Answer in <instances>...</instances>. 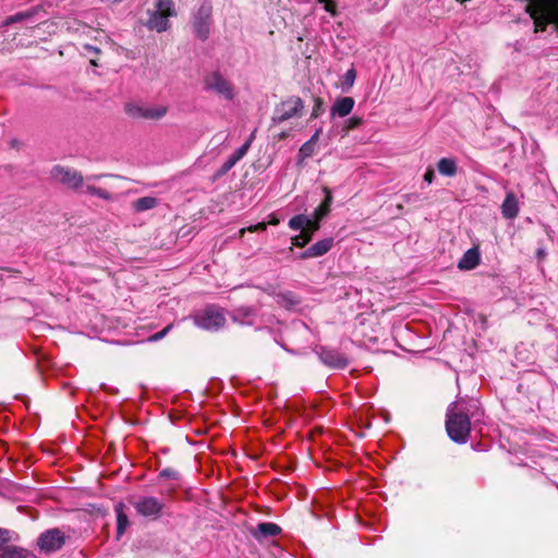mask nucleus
I'll return each instance as SVG.
<instances>
[{"label": "nucleus", "mask_w": 558, "mask_h": 558, "mask_svg": "<svg viewBox=\"0 0 558 558\" xmlns=\"http://www.w3.org/2000/svg\"><path fill=\"white\" fill-rule=\"evenodd\" d=\"M484 411L476 399H460L452 402L447 410L446 430L450 439L457 444H465L472 424L481 423Z\"/></svg>", "instance_id": "obj_1"}, {"label": "nucleus", "mask_w": 558, "mask_h": 558, "mask_svg": "<svg viewBox=\"0 0 558 558\" xmlns=\"http://www.w3.org/2000/svg\"><path fill=\"white\" fill-rule=\"evenodd\" d=\"M146 27L157 33L166 32L170 27L169 17L177 15L174 2L172 0H157L154 10L148 11Z\"/></svg>", "instance_id": "obj_2"}, {"label": "nucleus", "mask_w": 558, "mask_h": 558, "mask_svg": "<svg viewBox=\"0 0 558 558\" xmlns=\"http://www.w3.org/2000/svg\"><path fill=\"white\" fill-rule=\"evenodd\" d=\"M192 319L194 324L205 330H218L226 323V317L221 308L209 305L196 312Z\"/></svg>", "instance_id": "obj_3"}, {"label": "nucleus", "mask_w": 558, "mask_h": 558, "mask_svg": "<svg viewBox=\"0 0 558 558\" xmlns=\"http://www.w3.org/2000/svg\"><path fill=\"white\" fill-rule=\"evenodd\" d=\"M213 7L209 1H203L193 16V28L196 36L206 40L211 25Z\"/></svg>", "instance_id": "obj_4"}, {"label": "nucleus", "mask_w": 558, "mask_h": 558, "mask_svg": "<svg viewBox=\"0 0 558 558\" xmlns=\"http://www.w3.org/2000/svg\"><path fill=\"white\" fill-rule=\"evenodd\" d=\"M304 105L300 97L293 96L287 100L281 101L274 111L271 118L275 124L282 123L293 117H296L303 110Z\"/></svg>", "instance_id": "obj_5"}, {"label": "nucleus", "mask_w": 558, "mask_h": 558, "mask_svg": "<svg viewBox=\"0 0 558 558\" xmlns=\"http://www.w3.org/2000/svg\"><path fill=\"white\" fill-rule=\"evenodd\" d=\"M50 174L52 179L72 190L78 191L84 186L83 175L74 169L56 165L52 167Z\"/></svg>", "instance_id": "obj_6"}, {"label": "nucleus", "mask_w": 558, "mask_h": 558, "mask_svg": "<svg viewBox=\"0 0 558 558\" xmlns=\"http://www.w3.org/2000/svg\"><path fill=\"white\" fill-rule=\"evenodd\" d=\"M163 507L165 504L153 496L141 497L134 504V508L138 514L153 519H157L161 515Z\"/></svg>", "instance_id": "obj_7"}, {"label": "nucleus", "mask_w": 558, "mask_h": 558, "mask_svg": "<svg viewBox=\"0 0 558 558\" xmlns=\"http://www.w3.org/2000/svg\"><path fill=\"white\" fill-rule=\"evenodd\" d=\"M315 352L320 362L328 367L342 369L349 364L348 357L336 349L318 347Z\"/></svg>", "instance_id": "obj_8"}, {"label": "nucleus", "mask_w": 558, "mask_h": 558, "mask_svg": "<svg viewBox=\"0 0 558 558\" xmlns=\"http://www.w3.org/2000/svg\"><path fill=\"white\" fill-rule=\"evenodd\" d=\"M37 545L41 551H57L64 545V535L58 529L48 530L40 534Z\"/></svg>", "instance_id": "obj_9"}, {"label": "nucleus", "mask_w": 558, "mask_h": 558, "mask_svg": "<svg viewBox=\"0 0 558 558\" xmlns=\"http://www.w3.org/2000/svg\"><path fill=\"white\" fill-rule=\"evenodd\" d=\"M205 87L221 95L227 100L234 97L232 85L218 72H214L205 80Z\"/></svg>", "instance_id": "obj_10"}, {"label": "nucleus", "mask_w": 558, "mask_h": 558, "mask_svg": "<svg viewBox=\"0 0 558 558\" xmlns=\"http://www.w3.org/2000/svg\"><path fill=\"white\" fill-rule=\"evenodd\" d=\"M333 245V238H326L323 240H319L315 244L311 245L308 248H306L304 252L300 254L301 259H308L314 257H320L325 254H327Z\"/></svg>", "instance_id": "obj_11"}, {"label": "nucleus", "mask_w": 558, "mask_h": 558, "mask_svg": "<svg viewBox=\"0 0 558 558\" xmlns=\"http://www.w3.org/2000/svg\"><path fill=\"white\" fill-rule=\"evenodd\" d=\"M281 533V527L272 522L258 523L255 529L251 530V535L257 541L263 542L269 537L277 536Z\"/></svg>", "instance_id": "obj_12"}, {"label": "nucleus", "mask_w": 558, "mask_h": 558, "mask_svg": "<svg viewBox=\"0 0 558 558\" xmlns=\"http://www.w3.org/2000/svg\"><path fill=\"white\" fill-rule=\"evenodd\" d=\"M354 99L352 97H339L335 100L330 108L331 118H344L351 113L354 108Z\"/></svg>", "instance_id": "obj_13"}, {"label": "nucleus", "mask_w": 558, "mask_h": 558, "mask_svg": "<svg viewBox=\"0 0 558 558\" xmlns=\"http://www.w3.org/2000/svg\"><path fill=\"white\" fill-rule=\"evenodd\" d=\"M481 260V255L477 247L469 248L458 263V268L461 270L474 269Z\"/></svg>", "instance_id": "obj_14"}, {"label": "nucleus", "mask_w": 558, "mask_h": 558, "mask_svg": "<svg viewBox=\"0 0 558 558\" xmlns=\"http://www.w3.org/2000/svg\"><path fill=\"white\" fill-rule=\"evenodd\" d=\"M501 214L507 219H513L519 214L518 199L514 193L509 192L501 205Z\"/></svg>", "instance_id": "obj_15"}, {"label": "nucleus", "mask_w": 558, "mask_h": 558, "mask_svg": "<svg viewBox=\"0 0 558 558\" xmlns=\"http://www.w3.org/2000/svg\"><path fill=\"white\" fill-rule=\"evenodd\" d=\"M437 170L441 175L454 177L458 171L457 161L453 158H441L437 162Z\"/></svg>", "instance_id": "obj_16"}, {"label": "nucleus", "mask_w": 558, "mask_h": 558, "mask_svg": "<svg viewBox=\"0 0 558 558\" xmlns=\"http://www.w3.org/2000/svg\"><path fill=\"white\" fill-rule=\"evenodd\" d=\"M116 513H117V538L119 539L124 534L126 527L129 526V519L124 512L123 504L120 502L116 506Z\"/></svg>", "instance_id": "obj_17"}, {"label": "nucleus", "mask_w": 558, "mask_h": 558, "mask_svg": "<svg viewBox=\"0 0 558 558\" xmlns=\"http://www.w3.org/2000/svg\"><path fill=\"white\" fill-rule=\"evenodd\" d=\"M39 12V8L38 7H34V8H31L29 10L27 11H24V12H17L11 16H9L7 20H5V24L9 25V24H13V23H19V22H23V21H29L32 20L37 13Z\"/></svg>", "instance_id": "obj_18"}, {"label": "nucleus", "mask_w": 558, "mask_h": 558, "mask_svg": "<svg viewBox=\"0 0 558 558\" xmlns=\"http://www.w3.org/2000/svg\"><path fill=\"white\" fill-rule=\"evenodd\" d=\"M254 311L251 307H239L234 311L233 318L241 324H253Z\"/></svg>", "instance_id": "obj_19"}, {"label": "nucleus", "mask_w": 558, "mask_h": 558, "mask_svg": "<svg viewBox=\"0 0 558 558\" xmlns=\"http://www.w3.org/2000/svg\"><path fill=\"white\" fill-rule=\"evenodd\" d=\"M167 111L166 106H145V119L158 120L166 116Z\"/></svg>", "instance_id": "obj_20"}, {"label": "nucleus", "mask_w": 558, "mask_h": 558, "mask_svg": "<svg viewBox=\"0 0 558 558\" xmlns=\"http://www.w3.org/2000/svg\"><path fill=\"white\" fill-rule=\"evenodd\" d=\"M25 551L16 546L7 545L0 548V558H24Z\"/></svg>", "instance_id": "obj_21"}, {"label": "nucleus", "mask_w": 558, "mask_h": 558, "mask_svg": "<svg viewBox=\"0 0 558 558\" xmlns=\"http://www.w3.org/2000/svg\"><path fill=\"white\" fill-rule=\"evenodd\" d=\"M308 223V216L300 214L293 216L289 222L288 226L291 230L294 231H302L305 229V226Z\"/></svg>", "instance_id": "obj_22"}, {"label": "nucleus", "mask_w": 558, "mask_h": 558, "mask_svg": "<svg viewBox=\"0 0 558 558\" xmlns=\"http://www.w3.org/2000/svg\"><path fill=\"white\" fill-rule=\"evenodd\" d=\"M363 123V119L361 117H351L345 120L341 126V135L345 136L350 131L357 129Z\"/></svg>", "instance_id": "obj_23"}, {"label": "nucleus", "mask_w": 558, "mask_h": 558, "mask_svg": "<svg viewBox=\"0 0 558 558\" xmlns=\"http://www.w3.org/2000/svg\"><path fill=\"white\" fill-rule=\"evenodd\" d=\"M156 204L157 199L155 197L146 196L136 199L134 203V208L137 211H144L154 208Z\"/></svg>", "instance_id": "obj_24"}, {"label": "nucleus", "mask_w": 558, "mask_h": 558, "mask_svg": "<svg viewBox=\"0 0 558 558\" xmlns=\"http://www.w3.org/2000/svg\"><path fill=\"white\" fill-rule=\"evenodd\" d=\"M125 112L135 119H145V106L137 104H128L125 106Z\"/></svg>", "instance_id": "obj_25"}, {"label": "nucleus", "mask_w": 558, "mask_h": 558, "mask_svg": "<svg viewBox=\"0 0 558 558\" xmlns=\"http://www.w3.org/2000/svg\"><path fill=\"white\" fill-rule=\"evenodd\" d=\"M313 239V235L308 233L306 230L300 231L299 234L294 235L292 240V244L298 247H304L306 244H308Z\"/></svg>", "instance_id": "obj_26"}, {"label": "nucleus", "mask_w": 558, "mask_h": 558, "mask_svg": "<svg viewBox=\"0 0 558 558\" xmlns=\"http://www.w3.org/2000/svg\"><path fill=\"white\" fill-rule=\"evenodd\" d=\"M85 193L87 194H90V195H96L105 201H110L111 199V194L109 192H107L106 190L104 189H100V187H96L92 184H87L85 186Z\"/></svg>", "instance_id": "obj_27"}, {"label": "nucleus", "mask_w": 558, "mask_h": 558, "mask_svg": "<svg viewBox=\"0 0 558 558\" xmlns=\"http://www.w3.org/2000/svg\"><path fill=\"white\" fill-rule=\"evenodd\" d=\"M320 221L319 219L315 218L314 216H308V223L305 226V229L311 235H314L315 232H317L320 228Z\"/></svg>", "instance_id": "obj_28"}, {"label": "nucleus", "mask_w": 558, "mask_h": 558, "mask_svg": "<svg viewBox=\"0 0 558 558\" xmlns=\"http://www.w3.org/2000/svg\"><path fill=\"white\" fill-rule=\"evenodd\" d=\"M255 132L254 131L251 136L248 137V140L241 146L239 147L234 153L242 159L248 151L251 145H252V142L255 137Z\"/></svg>", "instance_id": "obj_29"}, {"label": "nucleus", "mask_w": 558, "mask_h": 558, "mask_svg": "<svg viewBox=\"0 0 558 558\" xmlns=\"http://www.w3.org/2000/svg\"><path fill=\"white\" fill-rule=\"evenodd\" d=\"M313 151L314 146L308 142H305L300 148V155L302 156V158L311 157L313 155Z\"/></svg>", "instance_id": "obj_30"}, {"label": "nucleus", "mask_w": 558, "mask_h": 558, "mask_svg": "<svg viewBox=\"0 0 558 558\" xmlns=\"http://www.w3.org/2000/svg\"><path fill=\"white\" fill-rule=\"evenodd\" d=\"M330 209L326 206H324L323 204H320L313 213L312 216H314L315 218L319 219V220H323L328 214H329Z\"/></svg>", "instance_id": "obj_31"}, {"label": "nucleus", "mask_w": 558, "mask_h": 558, "mask_svg": "<svg viewBox=\"0 0 558 558\" xmlns=\"http://www.w3.org/2000/svg\"><path fill=\"white\" fill-rule=\"evenodd\" d=\"M159 477H161V478L178 480L179 478V473L175 470H173V469L167 468V469H163V470L160 471Z\"/></svg>", "instance_id": "obj_32"}, {"label": "nucleus", "mask_w": 558, "mask_h": 558, "mask_svg": "<svg viewBox=\"0 0 558 558\" xmlns=\"http://www.w3.org/2000/svg\"><path fill=\"white\" fill-rule=\"evenodd\" d=\"M234 166L235 165L230 159H227L220 167V169L217 171V175L222 177L227 174Z\"/></svg>", "instance_id": "obj_33"}, {"label": "nucleus", "mask_w": 558, "mask_h": 558, "mask_svg": "<svg viewBox=\"0 0 558 558\" xmlns=\"http://www.w3.org/2000/svg\"><path fill=\"white\" fill-rule=\"evenodd\" d=\"M319 3L324 4V10L331 15H336V4L331 0H318Z\"/></svg>", "instance_id": "obj_34"}, {"label": "nucleus", "mask_w": 558, "mask_h": 558, "mask_svg": "<svg viewBox=\"0 0 558 558\" xmlns=\"http://www.w3.org/2000/svg\"><path fill=\"white\" fill-rule=\"evenodd\" d=\"M267 228L266 223L265 222H259V223H256V225H252L247 228V231L250 232H256V231H265ZM246 231V229H242L241 230V233L243 234L244 232Z\"/></svg>", "instance_id": "obj_35"}, {"label": "nucleus", "mask_w": 558, "mask_h": 558, "mask_svg": "<svg viewBox=\"0 0 558 558\" xmlns=\"http://www.w3.org/2000/svg\"><path fill=\"white\" fill-rule=\"evenodd\" d=\"M170 329H171V325L167 326L162 330H160V331L154 333L153 336H150L149 340L150 341H158V340L162 339L168 333V331Z\"/></svg>", "instance_id": "obj_36"}, {"label": "nucleus", "mask_w": 558, "mask_h": 558, "mask_svg": "<svg viewBox=\"0 0 558 558\" xmlns=\"http://www.w3.org/2000/svg\"><path fill=\"white\" fill-rule=\"evenodd\" d=\"M324 193H325V199L323 201L322 204L330 209V206L332 203L331 191L328 187H324Z\"/></svg>", "instance_id": "obj_37"}, {"label": "nucleus", "mask_w": 558, "mask_h": 558, "mask_svg": "<svg viewBox=\"0 0 558 558\" xmlns=\"http://www.w3.org/2000/svg\"><path fill=\"white\" fill-rule=\"evenodd\" d=\"M427 184H432L435 179V172L432 168H428L423 177Z\"/></svg>", "instance_id": "obj_38"}, {"label": "nucleus", "mask_w": 558, "mask_h": 558, "mask_svg": "<svg viewBox=\"0 0 558 558\" xmlns=\"http://www.w3.org/2000/svg\"><path fill=\"white\" fill-rule=\"evenodd\" d=\"M354 80H355V71L353 69L349 70L347 73H345V82L352 86L353 83H354Z\"/></svg>", "instance_id": "obj_39"}, {"label": "nucleus", "mask_w": 558, "mask_h": 558, "mask_svg": "<svg viewBox=\"0 0 558 558\" xmlns=\"http://www.w3.org/2000/svg\"><path fill=\"white\" fill-rule=\"evenodd\" d=\"M407 203L416 202L420 198V195L416 193L405 194L402 196Z\"/></svg>", "instance_id": "obj_40"}, {"label": "nucleus", "mask_w": 558, "mask_h": 558, "mask_svg": "<svg viewBox=\"0 0 558 558\" xmlns=\"http://www.w3.org/2000/svg\"><path fill=\"white\" fill-rule=\"evenodd\" d=\"M110 174H106V173H100V174H90V175H87L86 177V181L87 182H90V181H97L101 178H105V177H109Z\"/></svg>", "instance_id": "obj_41"}, {"label": "nucleus", "mask_w": 558, "mask_h": 558, "mask_svg": "<svg viewBox=\"0 0 558 558\" xmlns=\"http://www.w3.org/2000/svg\"><path fill=\"white\" fill-rule=\"evenodd\" d=\"M320 133H322V128L316 130V132L312 135V137L307 142L314 146L316 144V142L318 141Z\"/></svg>", "instance_id": "obj_42"}, {"label": "nucleus", "mask_w": 558, "mask_h": 558, "mask_svg": "<svg viewBox=\"0 0 558 558\" xmlns=\"http://www.w3.org/2000/svg\"><path fill=\"white\" fill-rule=\"evenodd\" d=\"M83 49L88 51V52H93L95 54H98L100 52V50L97 47L92 46V45H84Z\"/></svg>", "instance_id": "obj_43"}, {"label": "nucleus", "mask_w": 558, "mask_h": 558, "mask_svg": "<svg viewBox=\"0 0 558 558\" xmlns=\"http://www.w3.org/2000/svg\"><path fill=\"white\" fill-rule=\"evenodd\" d=\"M228 159H230L234 165H236V162H239L241 160V158L235 154L233 153L232 155H230L228 157Z\"/></svg>", "instance_id": "obj_44"}, {"label": "nucleus", "mask_w": 558, "mask_h": 558, "mask_svg": "<svg viewBox=\"0 0 558 558\" xmlns=\"http://www.w3.org/2000/svg\"><path fill=\"white\" fill-rule=\"evenodd\" d=\"M295 327L301 329V330H303V331H307V327L303 323L298 324Z\"/></svg>", "instance_id": "obj_45"}, {"label": "nucleus", "mask_w": 558, "mask_h": 558, "mask_svg": "<svg viewBox=\"0 0 558 558\" xmlns=\"http://www.w3.org/2000/svg\"><path fill=\"white\" fill-rule=\"evenodd\" d=\"M90 63H92L93 65H97V63H96V61H95L94 59H92V60H90Z\"/></svg>", "instance_id": "obj_46"}, {"label": "nucleus", "mask_w": 558, "mask_h": 558, "mask_svg": "<svg viewBox=\"0 0 558 558\" xmlns=\"http://www.w3.org/2000/svg\"><path fill=\"white\" fill-rule=\"evenodd\" d=\"M313 117H316L317 116V110H314L313 113H312Z\"/></svg>", "instance_id": "obj_47"}]
</instances>
